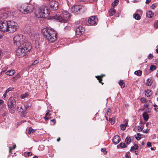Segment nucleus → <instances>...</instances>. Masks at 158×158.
I'll use <instances>...</instances> for the list:
<instances>
[{"label": "nucleus", "mask_w": 158, "mask_h": 158, "mask_svg": "<svg viewBox=\"0 0 158 158\" xmlns=\"http://www.w3.org/2000/svg\"><path fill=\"white\" fill-rule=\"evenodd\" d=\"M44 35L47 39L51 43H53L57 39V34L55 31L48 28H46L42 30Z\"/></svg>", "instance_id": "f257e3e1"}, {"label": "nucleus", "mask_w": 158, "mask_h": 158, "mask_svg": "<svg viewBox=\"0 0 158 158\" xmlns=\"http://www.w3.org/2000/svg\"><path fill=\"white\" fill-rule=\"evenodd\" d=\"M18 47V48L17 49L16 54L19 57H23L28 54L31 48V44L28 42Z\"/></svg>", "instance_id": "f03ea898"}, {"label": "nucleus", "mask_w": 158, "mask_h": 158, "mask_svg": "<svg viewBox=\"0 0 158 158\" xmlns=\"http://www.w3.org/2000/svg\"><path fill=\"white\" fill-rule=\"evenodd\" d=\"M70 17V14L67 11H64L62 12V15L60 16L55 15L52 16V19L65 23L69 20Z\"/></svg>", "instance_id": "7ed1b4c3"}, {"label": "nucleus", "mask_w": 158, "mask_h": 158, "mask_svg": "<svg viewBox=\"0 0 158 158\" xmlns=\"http://www.w3.org/2000/svg\"><path fill=\"white\" fill-rule=\"evenodd\" d=\"M19 11L23 14H27L30 13L33 10L34 6L30 4L27 3L23 4L19 6Z\"/></svg>", "instance_id": "20e7f679"}, {"label": "nucleus", "mask_w": 158, "mask_h": 158, "mask_svg": "<svg viewBox=\"0 0 158 158\" xmlns=\"http://www.w3.org/2000/svg\"><path fill=\"white\" fill-rule=\"evenodd\" d=\"M25 39V36L21 34H16L13 38L14 43L16 46H19L23 44L27 43Z\"/></svg>", "instance_id": "39448f33"}, {"label": "nucleus", "mask_w": 158, "mask_h": 158, "mask_svg": "<svg viewBox=\"0 0 158 158\" xmlns=\"http://www.w3.org/2000/svg\"><path fill=\"white\" fill-rule=\"evenodd\" d=\"M49 14L50 11L48 6H43L40 7L38 15L40 18H46V16H48Z\"/></svg>", "instance_id": "423d86ee"}, {"label": "nucleus", "mask_w": 158, "mask_h": 158, "mask_svg": "<svg viewBox=\"0 0 158 158\" xmlns=\"http://www.w3.org/2000/svg\"><path fill=\"white\" fill-rule=\"evenodd\" d=\"M7 32L13 33L16 31L18 28V24L13 21H8Z\"/></svg>", "instance_id": "0eeeda50"}, {"label": "nucleus", "mask_w": 158, "mask_h": 158, "mask_svg": "<svg viewBox=\"0 0 158 158\" xmlns=\"http://www.w3.org/2000/svg\"><path fill=\"white\" fill-rule=\"evenodd\" d=\"M71 11L75 14H78L80 10L84 12L86 10V7L83 5H74L71 8Z\"/></svg>", "instance_id": "6e6552de"}, {"label": "nucleus", "mask_w": 158, "mask_h": 158, "mask_svg": "<svg viewBox=\"0 0 158 158\" xmlns=\"http://www.w3.org/2000/svg\"><path fill=\"white\" fill-rule=\"evenodd\" d=\"M98 21L97 17L95 16H92L89 18L88 23L91 25H96Z\"/></svg>", "instance_id": "1a4fd4ad"}, {"label": "nucleus", "mask_w": 158, "mask_h": 158, "mask_svg": "<svg viewBox=\"0 0 158 158\" xmlns=\"http://www.w3.org/2000/svg\"><path fill=\"white\" fill-rule=\"evenodd\" d=\"M50 6L53 10H56L58 8V2L56 1L52 0L50 3Z\"/></svg>", "instance_id": "9d476101"}, {"label": "nucleus", "mask_w": 158, "mask_h": 158, "mask_svg": "<svg viewBox=\"0 0 158 158\" xmlns=\"http://www.w3.org/2000/svg\"><path fill=\"white\" fill-rule=\"evenodd\" d=\"M85 28L82 26L78 27L76 29V33L79 35L82 34L84 32Z\"/></svg>", "instance_id": "9b49d317"}, {"label": "nucleus", "mask_w": 158, "mask_h": 158, "mask_svg": "<svg viewBox=\"0 0 158 158\" xmlns=\"http://www.w3.org/2000/svg\"><path fill=\"white\" fill-rule=\"evenodd\" d=\"M16 102L15 99L13 97H10L8 100L7 102V106L10 107L13 106H16Z\"/></svg>", "instance_id": "f8f14e48"}, {"label": "nucleus", "mask_w": 158, "mask_h": 158, "mask_svg": "<svg viewBox=\"0 0 158 158\" xmlns=\"http://www.w3.org/2000/svg\"><path fill=\"white\" fill-rule=\"evenodd\" d=\"M11 15L10 13L9 12H4L0 13V21L7 18Z\"/></svg>", "instance_id": "ddd939ff"}, {"label": "nucleus", "mask_w": 158, "mask_h": 158, "mask_svg": "<svg viewBox=\"0 0 158 158\" xmlns=\"http://www.w3.org/2000/svg\"><path fill=\"white\" fill-rule=\"evenodd\" d=\"M8 109L10 113L11 114H14L16 109V106H13L10 107H8Z\"/></svg>", "instance_id": "4468645a"}, {"label": "nucleus", "mask_w": 158, "mask_h": 158, "mask_svg": "<svg viewBox=\"0 0 158 158\" xmlns=\"http://www.w3.org/2000/svg\"><path fill=\"white\" fill-rule=\"evenodd\" d=\"M121 140L120 138L118 135L115 136L113 139V142L114 144H117Z\"/></svg>", "instance_id": "2eb2a0df"}, {"label": "nucleus", "mask_w": 158, "mask_h": 158, "mask_svg": "<svg viewBox=\"0 0 158 158\" xmlns=\"http://www.w3.org/2000/svg\"><path fill=\"white\" fill-rule=\"evenodd\" d=\"M15 73V71L14 70H10L6 73V75L11 76L13 75Z\"/></svg>", "instance_id": "dca6fc26"}, {"label": "nucleus", "mask_w": 158, "mask_h": 158, "mask_svg": "<svg viewBox=\"0 0 158 158\" xmlns=\"http://www.w3.org/2000/svg\"><path fill=\"white\" fill-rule=\"evenodd\" d=\"M154 15L153 12L152 11H148L146 13V15L148 18H151Z\"/></svg>", "instance_id": "f3484780"}, {"label": "nucleus", "mask_w": 158, "mask_h": 158, "mask_svg": "<svg viewBox=\"0 0 158 158\" xmlns=\"http://www.w3.org/2000/svg\"><path fill=\"white\" fill-rule=\"evenodd\" d=\"M116 12L115 10L114 9H110L109 11V15L110 16H111L113 15H114Z\"/></svg>", "instance_id": "a211bd4d"}, {"label": "nucleus", "mask_w": 158, "mask_h": 158, "mask_svg": "<svg viewBox=\"0 0 158 158\" xmlns=\"http://www.w3.org/2000/svg\"><path fill=\"white\" fill-rule=\"evenodd\" d=\"M143 118L144 119L145 121H147L149 118V115L146 112L143 113Z\"/></svg>", "instance_id": "6ab92c4d"}, {"label": "nucleus", "mask_w": 158, "mask_h": 158, "mask_svg": "<svg viewBox=\"0 0 158 158\" xmlns=\"http://www.w3.org/2000/svg\"><path fill=\"white\" fill-rule=\"evenodd\" d=\"M138 148V146L137 144H135L134 145L131 147L130 149L131 152H133L135 150L137 149Z\"/></svg>", "instance_id": "aec40b11"}, {"label": "nucleus", "mask_w": 158, "mask_h": 158, "mask_svg": "<svg viewBox=\"0 0 158 158\" xmlns=\"http://www.w3.org/2000/svg\"><path fill=\"white\" fill-rule=\"evenodd\" d=\"M134 18L136 20H139L141 19V17L140 15L138 14H134L133 15Z\"/></svg>", "instance_id": "412c9836"}, {"label": "nucleus", "mask_w": 158, "mask_h": 158, "mask_svg": "<svg viewBox=\"0 0 158 158\" xmlns=\"http://www.w3.org/2000/svg\"><path fill=\"white\" fill-rule=\"evenodd\" d=\"M119 85L121 86V88L123 89L125 87V83L123 82V80H120L118 82Z\"/></svg>", "instance_id": "4be33fe9"}, {"label": "nucleus", "mask_w": 158, "mask_h": 158, "mask_svg": "<svg viewBox=\"0 0 158 158\" xmlns=\"http://www.w3.org/2000/svg\"><path fill=\"white\" fill-rule=\"evenodd\" d=\"M119 146L121 148H125L127 147L124 143H121L119 144ZM117 147L118 148H119V146L117 145Z\"/></svg>", "instance_id": "5701e85b"}, {"label": "nucleus", "mask_w": 158, "mask_h": 158, "mask_svg": "<svg viewBox=\"0 0 158 158\" xmlns=\"http://www.w3.org/2000/svg\"><path fill=\"white\" fill-rule=\"evenodd\" d=\"M109 121L110 123L111 124L113 125L114 124L115 122V118L113 117L111 118H109Z\"/></svg>", "instance_id": "b1692460"}, {"label": "nucleus", "mask_w": 158, "mask_h": 158, "mask_svg": "<svg viewBox=\"0 0 158 158\" xmlns=\"http://www.w3.org/2000/svg\"><path fill=\"white\" fill-rule=\"evenodd\" d=\"M134 73L135 74L139 76L142 75V72L140 70H137Z\"/></svg>", "instance_id": "393cba45"}, {"label": "nucleus", "mask_w": 158, "mask_h": 158, "mask_svg": "<svg viewBox=\"0 0 158 158\" xmlns=\"http://www.w3.org/2000/svg\"><path fill=\"white\" fill-rule=\"evenodd\" d=\"M152 83V81L151 79H148L147 81L146 85L148 86H150L151 85Z\"/></svg>", "instance_id": "a878e982"}, {"label": "nucleus", "mask_w": 158, "mask_h": 158, "mask_svg": "<svg viewBox=\"0 0 158 158\" xmlns=\"http://www.w3.org/2000/svg\"><path fill=\"white\" fill-rule=\"evenodd\" d=\"M141 135L140 133H137L136 135H135V138L137 140H139L141 139Z\"/></svg>", "instance_id": "bb28decb"}, {"label": "nucleus", "mask_w": 158, "mask_h": 158, "mask_svg": "<svg viewBox=\"0 0 158 158\" xmlns=\"http://www.w3.org/2000/svg\"><path fill=\"white\" fill-rule=\"evenodd\" d=\"M24 154L25 157H27L31 156L32 155V153L31 152H25L24 153Z\"/></svg>", "instance_id": "cd10ccee"}, {"label": "nucleus", "mask_w": 158, "mask_h": 158, "mask_svg": "<svg viewBox=\"0 0 158 158\" xmlns=\"http://www.w3.org/2000/svg\"><path fill=\"white\" fill-rule=\"evenodd\" d=\"M145 95L147 97H149L151 95V93L150 90H148L145 91Z\"/></svg>", "instance_id": "c85d7f7f"}, {"label": "nucleus", "mask_w": 158, "mask_h": 158, "mask_svg": "<svg viewBox=\"0 0 158 158\" xmlns=\"http://www.w3.org/2000/svg\"><path fill=\"white\" fill-rule=\"evenodd\" d=\"M125 141L127 144H129L131 141V139L130 137H127Z\"/></svg>", "instance_id": "c756f323"}, {"label": "nucleus", "mask_w": 158, "mask_h": 158, "mask_svg": "<svg viewBox=\"0 0 158 158\" xmlns=\"http://www.w3.org/2000/svg\"><path fill=\"white\" fill-rule=\"evenodd\" d=\"M154 27L155 28L158 29V20L154 22Z\"/></svg>", "instance_id": "7c9ffc66"}, {"label": "nucleus", "mask_w": 158, "mask_h": 158, "mask_svg": "<svg viewBox=\"0 0 158 158\" xmlns=\"http://www.w3.org/2000/svg\"><path fill=\"white\" fill-rule=\"evenodd\" d=\"M20 74L19 73H18L13 77V78L15 79V80H17V79L20 78Z\"/></svg>", "instance_id": "2f4dec72"}, {"label": "nucleus", "mask_w": 158, "mask_h": 158, "mask_svg": "<svg viewBox=\"0 0 158 158\" xmlns=\"http://www.w3.org/2000/svg\"><path fill=\"white\" fill-rule=\"evenodd\" d=\"M86 22V20L84 19H81V20L79 21V23L83 25L85 24V22Z\"/></svg>", "instance_id": "473e14b6"}, {"label": "nucleus", "mask_w": 158, "mask_h": 158, "mask_svg": "<svg viewBox=\"0 0 158 158\" xmlns=\"http://www.w3.org/2000/svg\"><path fill=\"white\" fill-rule=\"evenodd\" d=\"M35 131V130L33 129L32 127H30L29 128L28 133L29 134H30L31 133L34 132Z\"/></svg>", "instance_id": "72a5a7b5"}, {"label": "nucleus", "mask_w": 158, "mask_h": 158, "mask_svg": "<svg viewBox=\"0 0 158 158\" xmlns=\"http://www.w3.org/2000/svg\"><path fill=\"white\" fill-rule=\"evenodd\" d=\"M102 76L99 77L98 76V77L96 76V77L97 78V79H98V80L99 82L100 83H102V85H103V83H102Z\"/></svg>", "instance_id": "f704fd0d"}, {"label": "nucleus", "mask_w": 158, "mask_h": 158, "mask_svg": "<svg viewBox=\"0 0 158 158\" xmlns=\"http://www.w3.org/2000/svg\"><path fill=\"white\" fill-rule=\"evenodd\" d=\"M156 69V67L154 65H152L150 66V70L151 71H153Z\"/></svg>", "instance_id": "c9c22d12"}, {"label": "nucleus", "mask_w": 158, "mask_h": 158, "mask_svg": "<svg viewBox=\"0 0 158 158\" xmlns=\"http://www.w3.org/2000/svg\"><path fill=\"white\" fill-rule=\"evenodd\" d=\"M27 96H28V94L26 93H25L24 94H22L21 95V98L23 99V98H24L27 97Z\"/></svg>", "instance_id": "e433bc0d"}, {"label": "nucleus", "mask_w": 158, "mask_h": 158, "mask_svg": "<svg viewBox=\"0 0 158 158\" xmlns=\"http://www.w3.org/2000/svg\"><path fill=\"white\" fill-rule=\"evenodd\" d=\"M121 129L123 130H124L126 128V126L125 124H122L120 126Z\"/></svg>", "instance_id": "4c0bfd02"}, {"label": "nucleus", "mask_w": 158, "mask_h": 158, "mask_svg": "<svg viewBox=\"0 0 158 158\" xmlns=\"http://www.w3.org/2000/svg\"><path fill=\"white\" fill-rule=\"evenodd\" d=\"M22 110H23V108L22 107H21L20 108H19V107L18 106L16 108L17 111H18V112H20Z\"/></svg>", "instance_id": "58836bf2"}, {"label": "nucleus", "mask_w": 158, "mask_h": 158, "mask_svg": "<svg viewBox=\"0 0 158 158\" xmlns=\"http://www.w3.org/2000/svg\"><path fill=\"white\" fill-rule=\"evenodd\" d=\"M101 150L102 152L104 153V154H107V151H106V149L105 148H101Z\"/></svg>", "instance_id": "ea45409f"}, {"label": "nucleus", "mask_w": 158, "mask_h": 158, "mask_svg": "<svg viewBox=\"0 0 158 158\" xmlns=\"http://www.w3.org/2000/svg\"><path fill=\"white\" fill-rule=\"evenodd\" d=\"M27 113L25 110H23L22 111L21 113V115L23 116H25Z\"/></svg>", "instance_id": "a19ab883"}, {"label": "nucleus", "mask_w": 158, "mask_h": 158, "mask_svg": "<svg viewBox=\"0 0 158 158\" xmlns=\"http://www.w3.org/2000/svg\"><path fill=\"white\" fill-rule=\"evenodd\" d=\"M130 152H127L125 155V156L126 158H129V156H130Z\"/></svg>", "instance_id": "79ce46f5"}, {"label": "nucleus", "mask_w": 158, "mask_h": 158, "mask_svg": "<svg viewBox=\"0 0 158 158\" xmlns=\"http://www.w3.org/2000/svg\"><path fill=\"white\" fill-rule=\"evenodd\" d=\"M140 101L141 102L143 103V102H146V99L144 98H142L140 99Z\"/></svg>", "instance_id": "37998d69"}, {"label": "nucleus", "mask_w": 158, "mask_h": 158, "mask_svg": "<svg viewBox=\"0 0 158 158\" xmlns=\"http://www.w3.org/2000/svg\"><path fill=\"white\" fill-rule=\"evenodd\" d=\"M49 110H48L47 112L46 113L45 116L46 117H49L50 114H49Z\"/></svg>", "instance_id": "c03bdc74"}, {"label": "nucleus", "mask_w": 158, "mask_h": 158, "mask_svg": "<svg viewBox=\"0 0 158 158\" xmlns=\"http://www.w3.org/2000/svg\"><path fill=\"white\" fill-rule=\"evenodd\" d=\"M138 130L139 132H140V131H142L143 130V128L141 126H139L138 127Z\"/></svg>", "instance_id": "a18cd8bd"}, {"label": "nucleus", "mask_w": 158, "mask_h": 158, "mask_svg": "<svg viewBox=\"0 0 158 158\" xmlns=\"http://www.w3.org/2000/svg\"><path fill=\"white\" fill-rule=\"evenodd\" d=\"M153 57V56L152 55V54H150L148 56V58L149 59H151Z\"/></svg>", "instance_id": "49530a36"}, {"label": "nucleus", "mask_w": 158, "mask_h": 158, "mask_svg": "<svg viewBox=\"0 0 158 158\" xmlns=\"http://www.w3.org/2000/svg\"><path fill=\"white\" fill-rule=\"evenodd\" d=\"M117 3L115 1H114V2L112 3V6H115L117 5Z\"/></svg>", "instance_id": "de8ad7c7"}, {"label": "nucleus", "mask_w": 158, "mask_h": 158, "mask_svg": "<svg viewBox=\"0 0 158 158\" xmlns=\"http://www.w3.org/2000/svg\"><path fill=\"white\" fill-rule=\"evenodd\" d=\"M38 63V60H35L34 62L32 64V65H35Z\"/></svg>", "instance_id": "09e8293b"}, {"label": "nucleus", "mask_w": 158, "mask_h": 158, "mask_svg": "<svg viewBox=\"0 0 158 158\" xmlns=\"http://www.w3.org/2000/svg\"><path fill=\"white\" fill-rule=\"evenodd\" d=\"M12 90L11 88H9L6 91V93H8L9 91H11Z\"/></svg>", "instance_id": "8fccbe9b"}, {"label": "nucleus", "mask_w": 158, "mask_h": 158, "mask_svg": "<svg viewBox=\"0 0 158 158\" xmlns=\"http://www.w3.org/2000/svg\"><path fill=\"white\" fill-rule=\"evenodd\" d=\"M109 110H110V109H108V111H107L106 113L107 115L108 116H110V115L111 113L109 111Z\"/></svg>", "instance_id": "3c124183"}, {"label": "nucleus", "mask_w": 158, "mask_h": 158, "mask_svg": "<svg viewBox=\"0 0 158 158\" xmlns=\"http://www.w3.org/2000/svg\"><path fill=\"white\" fill-rule=\"evenodd\" d=\"M51 122L53 123V125H54L56 123V121L55 119H53L51 120Z\"/></svg>", "instance_id": "603ef678"}, {"label": "nucleus", "mask_w": 158, "mask_h": 158, "mask_svg": "<svg viewBox=\"0 0 158 158\" xmlns=\"http://www.w3.org/2000/svg\"><path fill=\"white\" fill-rule=\"evenodd\" d=\"M147 146L148 147L151 146V143L150 142H148L147 143Z\"/></svg>", "instance_id": "864d4df0"}, {"label": "nucleus", "mask_w": 158, "mask_h": 158, "mask_svg": "<svg viewBox=\"0 0 158 158\" xmlns=\"http://www.w3.org/2000/svg\"><path fill=\"white\" fill-rule=\"evenodd\" d=\"M156 6V5L154 4H153L151 6V8L152 9H154L155 8V7Z\"/></svg>", "instance_id": "5fc2aeb1"}, {"label": "nucleus", "mask_w": 158, "mask_h": 158, "mask_svg": "<svg viewBox=\"0 0 158 158\" xmlns=\"http://www.w3.org/2000/svg\"><path fill=\"white\" fill-rule=\"evenodd\" d=\"M7 93H6V92L5 91V93L4 94H3V95L2 96L3 98H5L6 97Z\"/></svg>", "instance_id": "6e6d98bb"}, {"label": "nucleus", "mask_w": 158, "mask_h": 158, "mask_svg": "<svg viewBox=\"0 0 158 158\" xmlns=\"http://www.w3.org/2000/svg\"><path fill=\"white\" fill-rule=\"evenodd\" d=\"M49 117H46V116H45V117H44V118L45 120V121H47L48 120V118Z\"/></svg>", "instance_id": "4d7b16f0"}, {"label": "nucleus", "mask_w": 158, "mask_h": 158, "mask_svg": "<svg viewBox=\"0 0 158 158\" xmlns=\"http://www.w3.org/2000/svg\"><path fill=\"white\" fill-rule=\"evenodd\" d=\"M24 106L25 107V110H26L29 107V106L27 105H24Z\"/></svg>", "instance_id": "13d9d810"}, {"label": "nucleus", "mask_w": 158, "mask_h": 158, "mask_svg": "<svg viewBox=\"0 0 158 158\" xmlns=\"http://www.w3.org/2000/svg\"><path fill=\"white\" fill-rule=\"evenodd\" d=\"M3 101L2 99L0 100V106L3 103Z\"/></svg>", "instance_id": "bf43d9fd"}, {"label": "nucleus", "mask_w": 158, "mask_h": 158, "mask_svg": "<svg viewBox=\"0 0 158 158\" xmlns=\"http://www.w3.org/2000/svg\"><path fill=\"white\" fill-rule=\"evenodd\" d=\"M151 0H146L145 3L146 4H148L151 2Z\"/></svg>", "instance_id": "052dcab7"}, {"label": "nucleus", "mask_w": 158, "mask_h": 158, "mask_svg": "<svg viewBox=\"0 0 158 158\" xmlns=\"http://www.w3.org/2000/svg\"><path fill=\"white\" fill-rule=\"evenodd\" d=\"M16 145L15 144L13 145V148H12L13 149H14L16 148Z\"/></svg>", "instance_id": "680f3d73"}, {"label": "nucleus", "mask_w": 158, "mask_h": 158, "mask_svg": "<svg viewBox=\"0 0 158 158\" xmlns=\"http://www.w3.org/2000/svg\"><path fill=\"white\" fill-rule=\"evenodd\" d=\"M135 153L136 155H138L139 154V152L138 151H135Z\"/></svg>", "instance_id": "e2e57ef3"}, {"label": "nucleus", "mask_w": 158, "mask_h": 158, "mask_svg": "<svg viewBox=\"0 0 158 158\" xmlns=\"http://www.w3.org/2000/svg\"><path fill=\"white\" fill-rule=\"evenodd\" d=\"M149 123H149V122L147 123H146V126H148L149 125Z\"/></svg>", "instance_id": "0e129e2a"}, {"label": "nucleus", "mask_w": 158, "mask_h": 158, "mask_svg": "<svg viewBox=\"0 0 158 158\" xmlns=\"http://www.w3.org/2000/svg\"><path fill=\"white\" fill-rule=\"evenodd\" d=\"M60 138H58V139H57V141L58 142L59 141H60Z\"/></svg>", "instance_id": "69168bd1"}, {"label": "nucleus", "mask_w": 158, "mask_h": 158, "mask_svg": "<svg viewBox=\"0 0 158 158\" xmlns=\"http://www.w3.org/2000/svg\"><path fill=\"white\" fill-rule=\"evenodd\" d=\"M33 158H38V157L36 156H35Z\"/></svg>", "instance_id": "338daca9"}, {"label": "nucleus", "mask_w": 158, "mask_h": 158, "mask_svg": "<svg viewBox=\"0 0 158 158\" xmlns=\"http://www.w3.org/2000/svg\"><path fill=\"white\" fill-rule=\"evenodd\" d=\"M156 51L157 53H158V48L156 49Z\"/></svg>", "instance_id": "774afa93"}]
</instances>
